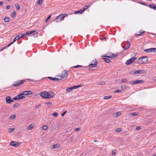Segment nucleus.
I'll return each mask as SVG.
<instances>
[{
  "instance_id": "f257e3e1",
  "label": "nucleus",
  "mask_w": 156,
  "mask_h": 156,
  "mask_svg": "<svg viewBox=\"0 0 156 156\" xmlns=\"http://www.w3.org/2000/svg\"><path fill=\"white\" fill-rule=\"evenodd\" d=\"M68 16V14L66 13L62 14L57 17L55 19L56 22H60L63 20L64 18Z\"/></svg>"
},
{
  "instance_id": "f03ea898",
  "label": "nucleus",
  "mask_w": 156,
  "mask_h": 156,
  "mask_svg": "<svg viewBox=\"0 0 156 156\" xmlns=\"http://www.w3.org/2000/svg\"><path fill=\"white\" fill-rule=\"evenodd\" d=\"M118 55V53L114 54L111 52H109L107 53L105 55L102 56L101 57H107L111 58H116L117 55Z\"/></svg>"
},
{
  "instance_id": "7ed1b4c3",
  "label": "nucleus",
  "mask_w": 156,
  "mask_h": 156,
  "mask_svg": "<svg viewBox=\"0 0 156 156\" xmlns=\"http://www.w3.org/2000/svg\"><path fill=\"white\" fill-rule=\"evenodd\" d=\"M98 64V62L96 59H94L92 61L90 64L88 66L89 68H93L95 67Z\"/></svg>"
},
{
  "instance_id": "20e7f679",
  "label": "nucleus",
  "mask_w": 156,
  "mask_h": 156,
  "mask_svg": "<svg viewBox=\"0 0 156 156\" xmlns=\"http://www.w3.org/2000/svg\"><path fill=\"white\" fill-rule=\"evenodd\" d=\"M47 99L51 98L53 97L55 95L54 93L51 91L47 92Z\"/></svg>"
},
{
  "instance_id": "39448f33",
  "label": "nucleus",
  "mask_w": 156,
  "mask_h": 156,
  "mask_svg": "<svg viewBox=\"0 0 156 156\" xmlns=\"http://www.w3.org/2000/svg\"><path fill=\"white\" fill-rule=\"evenodd\" d=\"M25 81V80H18V81L15 83L16 84H13L12 86L17 87L19 86L20 85L23 84Z\"/></svg>"
},
{
  "instance_id": "423d86ee",
  "label": "nucleus",
  "mask_w": 156,
  "mask_h": 156,
  "mask_svg": "<svg viewBox=\"0 0 156 156\" xmlns=\"http://www.w3.org/2000/svg\"><path fill=\"white\" fill-rule=\"evenodd\" d=\"M148 62L147 59H138L137 62L139 64H146Z\"/></svg>"
},
{
  "instance_id": "0eeeda50",
  "label": "nucleus",
  "mask_w": 156,
  "mask_h": 156,
  "mask_svg": "<svg viewBox=\"0 0 156 156\" xmlns=\"http://www.w3.org/2000/svg\"><path fill=\"white\" fill-rule=\"evenodd\" d=\"M9 145L11 146H12L15 147H16L17 146H20V143L17 142L12 141L10 143Z\"/></svg>"
},
{
  "instance_id": "6e6552de",
  "label": "nucleus",
  "mask_w": 156,
  "mask_h": 156,
  "mask_svg": "<svg viewBox=\"0 0 156 156\" xmlns=\"http://www.w3.org/2000/svg\"><path fill=\"white\" fill-rule=\"evenodd\" d=\"M47 91H44L42 92H41L39 93V95L42 98L47 99Z\"/></svg>"
},
{
  "instance_id": "1a4fd4ad",
  "label": "nucleus",
  "mask_w": 156,
  "mask_h": 156,
  "mask_svg": "<svg viewBox=\"0 0 156 156\" xmlns=\"http://www.w3.org/2000/svg\"><path fill=\"white\" fill-rule=\"evenodd\" d=\"M68 76V72L66 70H64L62 73L61 77L62 79L66 78Z\"/></svg>"
},
{
  "instance_id": "9d476101",
  "label": "nucleus",
  "mask_w": 156,
  "mask_h": 156,
  "mask_svg": "<svg viewBox=\"0 0 156 156\" xmlns=\"http://www.w3.org/2000/svg\"><path fill=\"white\" fill-rule=\"evenodd\" d=\"M136 59H129L126 62V64L127 65H129L134 62Z\"/></svg>"
},
{
  "instance_id": "9b49d317",
  "label": "nucleus",
  "mask_w": 156,
  "mask_h": 156,
  "mask_svg": "<svg viewBox=\"0 0 156 156\" xmlns=\"http://www.w3.org/2000/svg\"><path fill=\"white\" fill-rule=\"evenodd\" d=\"M6 101L7 103L8 104H11L12 102L13 101V100L11 99V98L9 96H8L6 98Z\"/></svg>"
},
{
  "instance_id": "f8f14e48",
  "label": "nucleus",
  "mask_w": 156,
  "mask_h": 156,
  "mask_svg": "<svg viewBox=\"0 0 156 156\" xmlns=\"http://www.w3.org/2000/svg\"><path fill=\"white\" fill-rule=\"evenodd\" d=\"M125 45L126 46H124L122 47L123 49L125 50L127 49L130 47V43L129 41L125 42Z\"/></svg>"
},
{
  "instance_id": "ddd939ff",
  "label": "nucleus",
  "mask_w": 156,
  "mask_h": 156,
  "mask_svg": "<svg viewBox=\"0 0 156 156\" xmlns=\"http://www.w3.org/2000/svg\"><path fill=\"white\" fill-rule=\"evenodd\" d=\"M135 74H144L145 73V71L143 70H135Z\"/></svg>"
},
{
  "instance_id": "4468645a",
  "label": "nucleus",
  "mask_w": 156,
  "mask_h": 156,
  "mask_svg": "<svg viewBox=\"0 0 156 156\" xmlns=\"http://www.w3.org/2000/svg\"><path fill=\"white\" fill-rule=\"evenodd\" d=\"M22 93L23 95H27L29 94H31L33 92L31 91H23Z\"/></svg>"
},
{
  "instance_id": "2eb2a0df",
  "label": "nucleus",
  "mask_w": 156,
  "mask_h": 156,
  "mask_svg": "<svg viewBox=\"0 0 156 156\" xmlns=\"http://www.w3.org/2000/svg\"><path fill=\"white\" fill-rule=\"evenodd\" d=\"M144 51L146 52H153V48H150L147 49H144Z\"/></svg>"
},
{
  "instance_id": "dca6fc26",
  "label": "nucleus",
  "mask_w": 156,
  "mask_h": 156,
  "mask_svg": "<svg viewBox=\"0 0 156 156\" xmlns=\"http://www.w3.org/2000/svg\"><path fill=\"white\" fill-rule=\"evenodd\" d=\"M149 8L152 9L154 10H156V5L153 4H149L148 5Z\"/></svg>"
},
{
  "instance_id": "f3484780",
  "label": "nucleus",
  "mask_w": 156,
  "mask_h": 156,
  "mask_svg": "<svg viewBox=\"0 0 156 156\" xmlns=\"http://www.w3.org/2000/svg\"><path fill=\"white\" fill-rule=\"evenodd\" d=\"M23 95L22 93L21 94H19L17 95L18 98L19 100H20L22 99H23L24 98V97L23 96Z\"/></svg>"
},
{
  "instance_id": "a211bd4d",
  "label": "nucleus",
  "mask_w": 156,
  "mask_h": 156,
  "mask_svg": "<svg viewBox=\"0 0 156 156\" xmlns=\"http://www.w3.org/2000/svg\"><path fill=\"white\" fill-rule=\"evenodd\" d=\"M21 38H22L21 37V36L20 34L18 36H17L15 37V38H14V39L13 40V42H14L15 41H16V40H17L18 39H20Z\"/></svg>"
},
{
  "instance_id": "6ab92c4d",
  "label": "nucleus",
  "mask_w": 156,
  "mask_h": 156,
  "mask_svg": "<svg viewBox=\"0 0 156 156\" xmlns=\"http://www.w3.org/2000/svg\"><path fill=\"white\" fill-rule=\"evenodd\" d=\"M14 42H13H13H12L11 43H10L7 46L5 47H4L3 48H2L0 50V51H2L4 49L6 48H7L8 47H9L11 44H12Z\"/></svg>"
},
{
  "instance_id": "aec40b11",
  "label": "nucleus",
  "mask_w": 156,
  "mask_h": 156,
  "mask_svg": "<svg viewBox=\"0 0 156 156\" xmlns=\"http://www.w3.org/2000/svg\"><path fill=\"white\" fill-rule=\"evenodd\" d=\"M143 82V81L142 80H134L135 84L140 83Z\"/></svg>"
},
{
  "instance_id": "412c9836",
  "label": "nucleus",
  "mask_w": 156,
  "mask_h": 156,
  "mask_svg": "<svg viewBox=\"0 0 156 156\" xmlns=\"http://www.w3.org/2000/svg\"><path fill=\"white\" fill-rule=\"evenodd\" d=\"M48 78H49L52 80H54V81H58L59 80L57 78H54V77H48Z\"/></svg>"
},
{
  "instance_id": "4be33fe9",
  "label": "nucleus",
  "mask_w": 156,
  "mask_h": 156,
  "mask_svg": "<svg viewBox=\"0 0 156 156\" xmlns=\"http://www.w3.org/2000/svg\"><path fill=\"white\" fill-rule=\"evenodd\" d=\"M35 32V31H34V30L30 31H28L26 32V34H27V35H29L30 34L34 33Z\"/></svg>"
},
{
  "instance_id": "5701e85b",
  "label": "nucleus",
  "mask_w": 156,
  "mask_h": 156,
  "mask_svg": "<svg viewBox=\"0 0 156 156\" xmlns=\"http://www.w3.org/2000/svg\"><path fill=\"white\" fill-rule=\"evenodd\" d=\"M121 81L123 83H126L128 82V80L125 78L122 79H121Z\"/></svg>"
},
{
  "instance_id": "b1692460",
  "label": "nucleus",
  "mask_w": 156,
  "mask_h": 156,
  "mask_svg": "<svg viewBox=\"0 0 156 156\" xmlns=\"http://www.w3.org/2000/svg\"><path fill=\"white\" fill-rule=\"evenodd\" d=\"M10 19L9 17H5L4 19V21L5 22H9Z\"/></svg>"
},
{
  "instance_id": "393cba45",
  "label": "nucleus",
  "mask_w": 156,
  "mask_h": 156,
  "mask_svg": "<svg viewBox=\"0 0 156 156\" xmlns=\"http://www.w3.org/2000/svg\"><path fill=\"white\" fill-rule=\"evenodd\" d=\"M59 145L58 144H56L55 145L51 146V149H53L55 148L58 147H59Z\"/></svg>"
},
{
  "instance_id": "a878e982",
  "label": "nucleus",
  "mask_w": 156,
  "mask_h": 156,
  "mask_svg": "<svg viewBox=\"0 0 156 156\" xmlns=\"http://www.w3.org/2000/svg\"><path fill=\"white\" fill-rule=\"evenodd\" d=\"M16 15V12L15 11H13L11 15V17L14 18Z\"/></svg>"
},
{
  "instance_id": "bb28decb",
  "label": "nucleus",
  "mask_w": 156,
  "mask_h": 156,
  "mask_svg": "<svg viewBox=\"0 0 156 156\" xmlns=\"http://www.w3.org/2000/svg\"><path fill=\"white\" fill-rule=\"evenodd\" d=\"M145 32V31H142L141 30H140L139 32V34H136V35L137 36H140L142 35V34L144 33Z\"/></svg>"
},
{
  "instance_id": "cd10ccee",
  "label": "nucleus",
  "mask_w": 156,
  "mask_h": 156,
  "mask_svg": "<svg viewBox=\"0 0 156 156\" xmlns=\"http://www.w3.org/2000/svg\"><path fill=\"white\" fill-rule=\"evenodd\" d=\"M15 129L14 128H9L8 129V131L10 133H11L12 131H13L15 130Z\"/></svg>"
},
{
  "instance_id": "c85d7f7f",
  "label": "nucleus",
  "mask_w": 156,
  "mask_h": 156,
  "mask_svg": "<svg viewBox=\"0 0 156 156\" xmlns=\"http://www.w3.org/2000/svg\"><path fill=\"white\" fill-rule=\"evenodd\" d=\"M138 115V113L136 112H135L134 113H132L130 114V115H132L133 116H134L136 115Z\"/></svg>"
},
{
  "instance_id": "c756f323",
  "label": "nucleus",
  "mask_w": 156,
  "mask_h": 156,
  "mask_svg": "<svg viewBox=\"0 0 156 156\" xmlns=\"http://www.w3.org/2000/svg\"><path fill=\"white\" fill-rule=\"evenodd\" d=\"M73 90V88L72 87H69L67 88L66 89V90L67 92H69L71 90Z\"/></svg>"
},
{
  "instance_id": "7c9ffc66",
  "label": "nucleus",
  "mask_w": 156,
  "mask_h": 156,
  "mask_svg": "<svg viewBox=\"0 0 156 156\" xmlns=\"http://www.w3.org/2000/svg\"><path fill=\"white\" fill-rule=\"evenodd\" d=\"M135 70H132L129 72V73L132 75H135Z\"/></svg>"
},
{
  "instance_id": "2f4dec72",
  "label": "nucleus",
  "mask_w": 156,
  "mask_h": 156,
  "mask_svg": "<svg viewBox=\"0 0 156 156\" xmlns=\"http://www.w3.org/2000/svg\"><path fill=\"white\" fill-rule=\"evenodd\" d=\"M42 0H38L37 2V4L39 5H41L42 3Z\"/></svg>"
},
{
  "instance_id": "473e14b6",
  "label": "nucleus",
  "mask_w": 156,
  "mask_h": 156,
  "mask_svg": "<svg viewBox=\"0 0 156 156\" xmlns=\"http://www.w3.org/2000/svg\"><path fill=\"white\" fill-rule=\"evenodd\" d=\"M15 6L16 7V9L18 10H19L20 9V6L18 4H15Z\"/></svg>"
},
{
  "instance_id": "72a5a7b5",
  "label": "nucleus",
  "mask_w": 156,
  "mask_h": 156,
  "mask_svg": "<svg viewBox=\"0 0 156 156\" xmlns=\"http://www.w3.org/2000/svg\"><path fill=\"white\" fill-rule=\"evenodd\" d=\"M33 128V126L32 124H31L29 127H27V129L28 130L31 129Z\"/></svg>"
},
{
  "instance_id": "f704fd0d",
  "label": "nucleus",
  "mask_w": 156,
  "mask_h": 156,
  "mask_svg": "<svg viewBox=\"0 0 156 156\" xmlns=\"http://www.w3.org/2000/svg\"><path fill=\"white\" fill-rule=\"evenodd\" d=\"M83 11L82 10H80L78 11H76L75 12V14H76L77 13H80L81 14L83 12Z\"/></svg>"
},
{
  "instance_id": "c9c22d12",
  "label": "nucleus",
  "mask_w": 156,
  "mask_h": 156,
  "mask_svg": "<svg viewBox=\"0 0 156 156\" xmlns=\"http://www.w3.org/2000/svg\"><path fill=\"white\" fill-rule=\"evenodd\" d=\"M48 128V126L46 125H44L42 126V129L44 130H46Z\"/></svg>"
},
{
  "instance_id": "e433bc0d",
  "label": "nucleus",
  "mask_w": 156,
  "mask_h": 156,
  "mask_svg": "<svg viewBox=\"0 0 156 156\" xmlns=\"http://www.w3.org/2000/svg\"><path fill=\"white\" fill-rule=\"evenodd\" d=\"M80 86H81L80 85L74 86L72 87L73 88V89H76L77 88H78V87H80Z\"/></svg>"
},
{
  "instance_id": "4c0bfd02",
  "label": "nucleus",
  "mask_w": 156,
  "mask_h": 156,
  "mask_svg": "<svg viewBox=\"0 0 156 156\" xmlns=\"http://www.w3.org/2000/svg\"><path fill=\"white\" fill-rule=\"evenodd\" d=\"M38 33L37 32H35L32 35L34 37H38Z\"/></svg>"
},
{
  "instance_id": "58836bf2",
  "label": "nucleus",
  "mask_w": 156,
  "mask_h": 156,
  "mask_svg": "<svg viewBox=\"0 0 156 156\" xmlns=\"http://www.w3.org/2000/svg\"><path fill=\"white\" fill-rule=\"evenodd\" d=\"M82 67V66L78 65H77V66H73L72 67V68H74L76 69V68H78V67Z\"/></svg>"
},
{
  "instance_id": "ea45409f",
  "label": "nucleus",
  "mask_w": 156,
  "mask_h": 156,
  "mask_svg": "<svg viewBox=\"0 0 156 156\" xmlns=\"http://www.w3.org/2000/svg\"><path fill=\"white\" fill-rule=\"evenodd\" d=\"M89 6L88 5H85L83 7V9L82 10L83 11H84L85 10L88 9L89 8Z\"/></svg>"
},
{
  "instance_id": "a19ab883",
  "label": "nucleus",
  "mask_w": 156,
  "mask_h": 156,
  "mask_svg": "<svg viewBox=\"0 0 156 156\" xmlns=\"http://www.w3.org/2000/svg\"><path fill=\"white\" fill-rule=\"evenodd\" d=\"M16 118V115H12L10 117V118L14 119Z\"/></svg>"
},
{
  "instance_id": "79ce46f5",
  "label": "nucleus",
  "mask_w": 156,
  "mask_h": 156,
  "mask_svg": "<svg viewBox=\"0 0 156 156\" xmlns=\"http://www.w3.org/2000/svg\"><path fill=\"white\" fill-rule=\"evenodd\" d=\"M45 104L48 105V106H50L52 105V103L51 102H46Z\"/></svg>"
},
{
  "instance_id": "37998d69",
  "label": "nucleus",
  "mask_w": 156,
  "mask_h": 156,
  "mask_svg": "<svg viewBox=\"0 0 156 156\" xmlns=\"http://www.w3.org/2000/svg\"><path fill=\"white\" fill-rule=\"evenodd\" d=\"M58 113L56 112H54L53 113L52 115L53 116L55 117H56L58 116Z\"/></svg>"
},
{
  "instance_id": "c03bdc74",
  "label": "nucleus",
  "mask_w": 156,
  "mask_h": 156,
  "mask_svg": "<svg viewBox=\"0 0 156 156\" xmlns=\"http://www.w3.org/2000/svg\"><path fill=\"white\" fill-rule=\"evenodd\" d=\"M112 97L111 96H105L104 97V99H107L110 98Z\"/></svg>"
},
{
  "instance_id": "a18cd8bd",
  "label": "nucleus",
  "mask_w": 156,
  "mask_h": 156,
  "mask_svg": "<svg viewBox=\"0 0 156 156\" xmlns=\"http://www.w3.org/2000/svg\"><path fill=\"white\" fill-rule=\"evenodd\" d=\"M104 61L106 63H108L110 62V59H104Z\"/></svg>"
},
{
  "instance_id": "49530a36",
  "label": "nucleus",
  "mask_w": 156,
  "mask_h": 156,
  "mask_svg": "<svg viewBox=\"0 0 156 156\" xmlns=\"http://www.w3.org/2000/svg\"><path fill=\"white\" fill-rule=\"evenodd\" d=\"M116 116H115V117H118L121 114V113L120 112H119L116 113Z\"/></svg>"
},
{
  "instance_id": "de8ad7c7",
  "label": "nucleus",
  "mask_w": 156,
  "mask_h": 156,
  "mask_svg": "<svg viewBox=\"0 0 156 156\" xmlns=\"http://www.w3.org/2000/svg\"><path fill=\"white\" fill-rule=\"evenodd\" d=\"M19 105V104L18 103H16L13 106L14 108H16L18 107Z\"/></svg>"
},
{
  "instance_id": "09e8293b",
  "label": "nucleus",
  "mask_w": 156,
  "mask_h": 156,
  "mask_svg": "<svg viewBox=\"0 0 156 156\" xmlns=\"http://www.w3.org/2000/svg\"><path fill=\"white\" fill-rule=\"evenodd\" d=\"M101 39L102 40H105V41H106L107 40V38L105 37H104V36H102L101 38Z\"/></svg>"
},
{
  "instance_id": "8fccbe9b",
  "label": "nucleus",
  "mask_w": 156,
  "mask_h": 156,
  "mask_svg": "<svg viewBox=\"0 0 156 156\" xmlns=\"http://www.w3.org/2000/svg\"><path fill=\"white\" fill-rule=\"evenodd\" d=\"M20 35L21 36V37L22 38L24 36H26L27 35V34H26H26H20Z\"/></svg>"
},
{
  "instance_id": "3c124183",
  "label": "nucleus",
  "mask_w": 156,
  "mask_h": 156,
  "mask_svg": "<svg viewBox=\"0 0 156 156\" xmlns=\"http://www.w3.org/2000/svg\"><path fill=\"white\" fill-rule=\"evenodd\" d=\"M51 15H49L48 17L47 18V19H46V20H45V22H46L50 19V18L51 17Z\"/></svg>"
},
{
  "instance_id": "603ef678",
  "label": "nucleus",
  "mask_w": 156,
  "mask_h": 156,
  "mask_svg": "<svg viewBox=\"0 0 156 156\" xmlns=\"http://www.w3.org/2000/svg\"><path fill=\"white\" fill-rule=\"evenodd\" d=\"M139 3L141 4V5H146V6H147V4H146V3H143V2H139Z\"/></svg>"
},
{
  "instance_id": "864d4df0",
  "label": "nucleus",
  "mask_w": 156,
  "mask_h": 156,
  "mask_svg": "<svg viewBox=\"0 0 156 156\" xmlns=\"http://www.w3.org/2000/svg\"><path fill=\"white\" fill-rule=\"evenodd\" d=\"M121 92V90H119L115 91L114 92L115 93H119Z\"/></svg>"
},
{
  "instance_id": "5fc2aeb1",
  "label": "nucleus",
  "mask_w": 156,
  "mask_h": 156,
  "mask_svg": "<svg viewBox=\"0 0 156 156\" xmlns=\"http://www.w3.org/2000/svg\"><path fill=\"white\" fill-rule=\"evenodd\" d=\"M19 100L18 98V97L17 96H16L14 98H13V99L12 100Z\"/></svg>"
},
{
  "instance_id": "6e6d98bb",
  "label": "nucleus",
  "mask_w": 156,
  "mask_h": 156,
  "mask_svg": "<svg viewBox=\"0 0 156 156\" xmlns=\"http://www.w3.org/2000/svg\"><path fill=\"white\" fill-rule=\"evenodd\" d=\"M130 84H132V85H134L135 84L134 80L131 81L130 82Z\"/></svg>"
},
{
  "instance_id": "4d7b16f0",
  "label": "nucleus",
  "mask_w": 156,
  "mask_h": 156,
  "mask_svg": "<svg viewBox=\"0 0 156 156\" xmlns=\"http://www.w3.org/2000/svg\"><path fill=\"white\" fill-rule=\"evenodd\" d=\"M141 129V128H140V126H137V127H136V129L137 130H139L140 129Z\"/></svg>"
},
{
  "instance_id": "13d9d810",
  "label": "nucleus",
  "mask_w": 156,
  "mask_h": 156,
  "mask_svg": "<svg viewBox=\"0 0 156 156\" xmlns=\"http://www.w3.org/2000/svg\"><path fill=\"white\" fill-rule=\"evenodd\" d=\"M67 112V111H65L64 112H63L62 113V114L61 115L62 116H64L65 114Z\"/></svg>"
},
{
  "instance_id": "bf43d9fd",
  "label": "nucleus",
  "mask_w": 156,
  "mask_h": 156,
  "mask_svg": "<svg viewBox=\"0 0 156 156\" xmlns=\"http://www.w3.org/2000/svg\"><path fill=\"white\" fill-rule=\"evenodd\" d=\"M80 128H76L75 129V131H80Z\"/></svg>"
},
{
  "instance_id": "052dcab7",
  "label": "nucleus",
  "mask_w": 156,
  "mask_h": 156,
  "mask_svg": "<svg viewBox=\"0 0 156 156\" xmlns=\"http://www.w3.org/2000/svg\"><path fill=\"white\" fill-rule=\"evenodd\" d=\"M122 130L121 128H118L117 130H116V131L117 132H120V131L121 130Z\"/></svg>"
},
{
  "instance_id": "680f3d73",
  "label": "nucleus",
  "mask_w": 156,
  "mask_h": 156,
  "mask_svg": "<svg viewBox=\"0 0 156 156\" xmlns=\"http://www.w3.org/2000/svg\"><path fill=\"white\" fill-rule=\"evenodd\" d=\"M105 83V82L103 81L101 82L99 84L100 85H104Z\"/></svg>"
},
{
  "instance_id": "e2e57ef3",
  "label": "nucleus",
  "mask_w": 156,
  "mask_h": 156,
  "mask_svg": "<svg viewBox=\"0 0 156 156\" xmlns=\"http://www.w3.org/2000/svg\"><path fill=\"white\" fill-rule=\"evenodd\" d=\"M153 52H156V48H153Z\"/></svg>"
},
{
  "instance_id": "0e129e2a",
  "label": "nucleus",
  "mask_w": 156,
  "mask_h": 156,
  "mask_svg": "<svg viewBox=\"0 0 156 156\" xmlns=\"http://www.w3.org/2000/svg\"><path fill=\"white\" fill-rule=\"evenodd\" d=\"M115 151H113L112 152V155L115 154Z\"/></svg>"
},
{
  "instance_id": "69168bd1",
  "label": "nucleus",
  "mask_w": 156,
  "mask_h": 156,
  "mask_svg": "<svg viewBox=\"0 0 156 156\" xmlns=\"http://www.w3.org/2000/svg\"><path fill=\"white\" fill-rule=\"evenodd\" d=\"M40 105H36L35 107V108H38L39 107H40Z\"/></svg>"
},
{
  "instance_id": "338daca9",
  "label": "nucleus",
  "mask_w": 156,
  "mask_h": 156,
  "mask_svg": "<svg viewBox=\"0 0 156 156\" xmlns=\"http://www.w3.org/2000/svg\"><path fill=\"white\" fill-rule=\"evenodd\" d=\"M10 8V7L9 5H7V6L6 7V8L7 9H9Z\"/></svg>"
},
{
  "instance_id": "774afa93",
  "label": "nucleus",
  "mask_w": 156,
  "mask_h": 156,
  "mask_svg": "<svg viewBox=\"0 0 156 156\" xmlns=\"http://www.w3.org/2000/svg\"><path fill=\"white\" fill-rule=\"evenodd\" d=\"M153 80L154 81H156V77H154L153 79Z\"/></svg>"
}]
</instances>
